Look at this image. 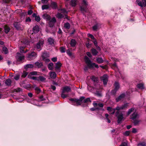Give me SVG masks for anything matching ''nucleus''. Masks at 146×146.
Masks as SVG:
<instances>
[{"label": "nucleus", "mask_w": 146, "mask_h": 146, "mask_svg": "<svg viewBox=\"0 0 146 146\" xmlns=\"http://www.w3.org/2000/svg\"><path fill=\"white\" fill-rule=\"evenodd\" d=\"M44 44V41L42 40L40 41L37 44L36 48L38 49H41Z\"/></svg>", "instance_id": "nucleus-15"}, {"label": "nucleus", "mask_w": 146, "mask_h": 146, "mask_svg": "<svg viewBox=\"0 0 146 146\" xmlns=\"http://www.w3.org/2000/svg\"><path fill=\"white\" fill-rule=\"evenodd\" d=\"M84 60L88 66L89 68L95 67L97 68H98V66L94 63H92L89 58L87 56H85Z\"/></svg>", "instance_id": "nucleus-4"}, {"label": "nucleus", "mask_w": 146, "mask_h": 146, "mask_svg": "<svg viewBox=\"0 0 146 146\" xmlns=\"http://www.w3.org/2000/svg\"><path fill=\"white\" fill-rule=\"evenodd\" d=\"M36 57V54L34 52L28 54L27 56V58L28 60H32L35 59Z\"/></svg>", "instance_id": "nucleus-6"}, {"label": "nucleus", "mask_w": 146, "mask_h": 146, "mask_svg": "<svg viewBox=\"0 0 146 146\" xmlns=\"http://www.w3.org/2000/svg\"><path fill=\"white\" fill-rule=\"evenodd\" d=\"M129 103H126L124 104L123 105H122L121 106V108H122V110L125 108H127V106H128Z\"/></svg>", "instance_id": "nucleus-40"}, {"label": "nucleus", "mask_w": 146, "mask_h": 146, "mask_svg": "<svg viewBox=\"0 0 146 146\" xmlns=\"http://www.w3.org/2000/svg\"><path fill=\"white\" fill-rule=\"evenodd\" d=\"M60 51L61 52H65V48L63 47H61L60 49Z\"/></svg>", "instance_id": "nucleus-60"}, {"label": "nucleus", "mask_w": 146, "mask_h": 146, "mask_svg": "<svg viewBox=\"0 0 146 146\" xmlns=\"http://www.w3.org/2000/svg\"><path fill=\"white\" fill-rule=\"evenodd\" d=\"M43 18L47 21H49L50 20V17L48 15L46 14H45L42 16Z\"/></svg>", "instance_id": "nucleus-24"}, {"label": "nucleus", "mask_w": 146, "mask_h": 146, "mask_svg": "<svg viewBox=\"0 0 146 146\" xmlns=\"http://www.w3.org/2000/svg\"><path fill=\"white\" fill-rule=\"evenodd\" d=\"M40 100V101H43L44 100H45V99L43 98V96H41L39 98Z\"/></svg>", "instance_id": "nucleus-63"}, {"label": "nucleus", "mask_w": 146, "mask_h": 146, "mask_svg": "<svg viewBox=\"0 0 146 146\" xmlns=\"http://www.w3.org/2000/svg\"><path fill=\"white\" fill-rule=\"evenodd\" d=\"M19 77H20V75H19L16 74L14 76V79L15 80H17L19 79Z\"/></svg>", "instance_id": "nucleus-49"}, {"label": "nucleus", "mask_w": 146, "mask_h": 146, "mask_svg": "<svg viewBox=\"0 0 146 146\" xmlns=\"http://www.w3.org/2000/svg\"><path fill=\"white\" fill-rule=\"evenodd\" d=\"M56 16L57 17H58V18L59 19L61 18H62L63 17H64V16L62 15L60 13H58L56 15Z\"/></svg>", "instance_id": "nucleus-43"}, {"label": "nucleus", "mask_w": 146, "mask_h": 146, "mask_svg": "<svg viewBox=\"0 0 146 146\" xmlns=\"http://www.w3.org/2000/svg\"><path fill=\"white\" fill-rule=\"evenodd\" d=\"M28 73L24 71L22 73L21 77L23 78H25L28 74Z\"/></svg>", "instance_id": "nucleus-45"}, {"label": "nucleus", "mask_w": 146, "mask_h": 146, "mask_svg": "<svg viewBox=\"0 0 146 146\" xmlns=\"http://www.w3.org/2000/svg\"><path fill=\"white\" fill-rule=\"evenodd\" d=\"M49 8V6L48 5H44L42 6V10H43L45 9H47Z\"/></svg>", "instance_id": "nucleus-42"}, {"label": "nucleus", "mask_w": 146, "mask_h": 146, "mask_svg": "<svg viewBox=\"0 0 146 146\" xmlns=\"http://www.w3.org/2000/svg\"><path fill=\"white\" fill-rule=\"evenodd\" d=\"M76 44V42L74 39H72L70 42V44L72 47H74L75 46Z\"/></svg>", "instance_id": "nucleus-26"}, {"label": "nucleus", "mask_w": 146, "mask_h": 146, "mask_svg": "<svg viewBox=\"0 0 146 146\" xmlns=\"http://www.w3.org/2000/svg\"><path fill=\"white\" fill-rule=\"evenodd\" d=\"M127 142H124L122 143L120 146H127Z\"/></svg>", "instance_id": "nucleus-58"}, {"label": "nucleus", "mask_w": 146, "mask_h": 146, "mask_svg": "<svg viewBox=\"0 0 146 146\" xmlns=\"http://www.w3.org/2000/svg\"><path fill=\"white\" fill-rule=\"evenodd\" d=\"M88 37L91 38L92 39H93V40L95 39V38H94V36L92 35H91V34H88Z\"/></svg>", "instance_id": "nucleus-55"}, {"label": "nucleus", "mask_w": 146, "mask_h": 146, "mask_svg": "<svg viewBox=\"0 0 146 146\" xmlns=\"http://www.w3.org/2000/svg\"><path fill=\"white\" fill-rule=\"evenodd\" d=\"M35 20L37 22L39 21L40 20V18L39 16H36L35 17Z\"/></svg>", "instance_id": "nucleus-59"}, {"label": "nucleus", "mask_w": 146, "mask_h": 146, "mask_svg": "<svg viewBox=\"0 0 146 146\" xmlns=\"http://www.w3.org/2000/svg\"><path fill=\"white\" fill-rule=\"evenodd\" d=\"M88 4L87 1L85 0H83L82 3V5L80 7L81 11L84 13L86 12L87 10L86 7Z\"/></svg>", "instance_id": "nucleus-5"}, {"label": "nucleus", "mask_w": 146, "mask_h": 146, "mask_svg": "<svg viewBox=\"0 0 146 146\" xmlns=\"http://www.w3.org/2000/svg\"><path fill=\"white\" fill-rule=\"evenodd\" d=\"M130 133V131H126L123 133L124 135L127 136L129 135Z\"/></svg>", "instance_id": "nucleus-47"}, {"label": "nucleus", "mask_w": 146, "mask_h": 146, "mask_svg": "<svg viewBox=\"0 0 146 146\" xmlns=\"http://www.w3.org/2000/svg\"><path fill=\"white\" fill-rule=\"evenodd\" d=\"M62 66V64L60 62H58L56 64L55 70L56 72H60V68Z\"/></svg>", "instance_id": "nucleus-9"}, {"label": "nucleus", "mask_w": 146, "mask_h": 146, "mask_svg": "<svg viewBox=\"0 0 146 146\" xmlns=\"http://www.w3.org/2000/svg\"><path fill=\"white\" fill-rule=\"evenodd\" d=\"M108 76L107 75H104L101 77V80L103 81L104 84L106 85L107 84L108 81Z\"/></svg>", "instance_id": "nucleus-10"}, {"label": "nucleus", "mask_w": 146, "mask_h": 146, "mask_svg": "<svg viewBox=\"0 0 146 146\" xmlns=\"http://www.w3.org/2000/svg\"><path fill=\"white\" fill-rule=\"evenodd\" d=\"M64 27L66 29H69L70 28V26L68 23H67L64 24Z\"/></svg>", "instance_id": "nucleus-38"}, {"label": "nucleus", "mask_w": 146, "mask_h": 146, "mask_svg": "<svg viewBox=\"0 0 146 146\" xmlns=\"http://www.w3.org/2000/svg\"><path fill=\"white\" fill-rule=\"evenodd\" d=\"M24 56L20 53H17L16 56V58L18 61H20L24 59Z\"/></svg>", "instance_id": "nucleus-8"}, {"label": "nucleus", "mask_w": 146, "mask_h": 146, "mask_svg": "<svg viewBox=\"0 0 146 146\" xmlns=\"http://www.w3.org/2000/svg\"><path fill=\"white\" fill-rule=\"evenodd\" d=\"M136 2L139 6L141 7L146 6V1L145 0H142L141 2L139 0H137Z\"/></svg>", "instance_id": "nucleus-7"}, {"label": "nucleus", "mask_w": 146, "mask_h": 146, "mask_svg": "<svg viewBox=\"0 0 146 146\" xmlns=\"http://www.w3.org/2000/svg\"><path fill=\"white\" fill-rule=\"evenodd\" d=\"M37 79L38 81H43L45 80L46 78L42 76H40L38 77Z\"/></svg>", "instance_id": "nucleus-31"}, {"label": "nucleus", "mask_w": 146, "mask_h": 146, "mask_svg": "<svg viewBox=\"0 0 146 146\" xmlns=\"http://www.w3.org/2000/svg\"><path fill=\"white\" fill-rule=\"evenodd\" d=\"M34 66L32 64H27L25 66V68L26 69H28V68H32Z\"/></svg>", "instance_id": "nucleus-27"}, {"label": "nucleus", "mask_w": 146, "mask_h": 146, "mask_svg": "<svg viewBox=\"0 0 146 146\" xmlns=\"http://www.w3.org/2000/svg\"><path fill=\"white\" fill-rule=\"evenodd\" d=\"M14 25L15 27L17 30H22L23 29V26L19 23H14Z\"/></svg>", "instance_id": "nucleus-11"}, {"label": "nucleus", "mask_w": 146, "mask_h": 146, "mask_svg": "<svg viewBox=\"0 0 146 146\" xmlns=\"http://www.w3.org/2000/svg\"><path fill=\"white\" fill-rule=\"evenodd\" d=\"M77 3V1L76 0H72L71 1V4L72 6H75Z\"/></svg>", "instance_id": "nucleus-35"}, {"label": "nucleus", "mask_w": 146, "mask_h": 146, "mask_svg": "<svg viewBox=\"0 0 146 146\" xmlns=\"http://www.w3.org/2000/svg\"><path fill=\"white\" fill-rule=\"evenodd\" d=\"M51 60L54 62H56L57 60V58L56 57H54L51 59Z\"/></svg>", "instance_id": "nucleus-64"}, {"label": "nucleus", "mask_w": 146, "mask_h": 146, "mask_svg": "<svg viewBox=\"0 0 146 146\" xmlns=\"http://www.w3.org/2000/svg\"><path fill=\"white\" fill-rule=\"evenodd\" d=\"M95 94L96 95L98 96H101L102 95L101 93L100 92H99L98 91H96V92L95 93Z\"/></svg>", "instance_id": "nucleus-57"}, {"label": "nucleus", "mask_w": 146, "mask_h": 146, "mask_svg": "<svg viewBox=\"0 0 146 146\" xmlns=\"http://www.w3.org/2000/svg\"><path fill=\"white\" fill-rule=\"evenodd\" d=\"M68 54L70 56H72V53L70 52L69 50H68L67 52Z\"/></svg>", "instance_id": "nucleus-62"}, {"label": "nucleus", "mask_w": 146, "mask_h": 146, "mask_svg": "<svg viewBox=\"0 0 146 146\" xmlns=\"http://www.w3.org/2000/svg\"><path fill=\"white\" fill-rule=\"evenodd\" d=\"M112 68L114 69L116 68V69H117V67L116 63H114L113 64Z\"/></svg>", "instance_id": "nucleus-56"}, {"label": "nucleus", "mask_w": 146, "mask_h": 146, "mask_svg": "<svg viewBox=\"0 0 146 146\" xmlns=\"http://www.w3.org/2000/svg\"><path fill=\"white\" fill-rule=\"evenodd\" d=\"M114 86L115 88L114 90L113 91V92L114 91L116 92L119 89V83L117 82H115L114 84Z\"/></svg>", "instance_id": "nucleus-20"}, {"label": "nucleus", "mask_w": 146, "mask_h": 146, "mask_svg": "<svg viewBox=\"0 0 146 146\" xmlns=\"http://www.w3.org/2000/svg\"><path fill=\"white\" fill-rule=\"evenodd\" d=\"M121 106H117L115 109V111L117 110V111L115 113V115L117 118V122L119 123L121 122L122 121L125 119V117L123 116V115L122 112L119 111V110H122Z\"/></svg>", "instance_id": "nucleus-1"}, {"label": "nucleus", "mask_w": 146, "mask_h": 146, "mask_svg": "<svg viewBox=\"0 0 146 146\" xmlns=\"http://www.w3.org/2000/svg\"><path fill=\"white\" fill-rule=\"evenodd\" d=\"M135 112V110L134 108H131L128 110V111L127 113V115H128L131 113L133 112L134 113Z\"/></svg>", "instance_id": "nucleus-22"}, {"label": "nucleus", "mask_w": 146, "mask_h": 146, "mask_svg": "<svg viewBox=\"0 0 146 146\" xmlns=\"http://www.w3.org/2000/svg\"><path fill=\"white\" fill-rule=\"evenodd\" d=\"M53 64L52 63H50L48 65V68L50 70H52L53 69Z\"/></svg>", "instance_id": "nucleus-34"}, {"label": "nucleus", "mask_w": 146, "mask_h": 146, "mask_svg": "<svg viewBox=\"0 0 146 146\" xmlns=\"http://www.w3.org/2000/svg\"><path fill=\"white\" fill-rule=\"evenodd\" d=\"M101 27V25L100 23H98L94 25L92 27L94 31H97Z\"/></svg>", "instance_id": "nucleus-12"}, {"label": "nucleus", "mask_w": 146, "mask_h": 146, "mask_svg": "<svg viewBox=\"0 0 146 146\" xmlns=\"http://www.w3.org/2000/svg\"><path fill=\"white\" fill-rule=\"evenodd\" d=\"M68 96V94H65V93H63V92H62L61 94V97L63 98H64Z\"/></svg>", "instance_id": "nucleus-44"}, {"label": "nucleus", "mask_w": 146, "mask_h": 146, "mask_svg": "<svg viewBox=\"0 0 146 146\" xmlns=\"http://www.w3.org/2000/svg\"><path fill=\"white\" fill-rule=\"evenodd\" d=\"M11 81L10 79H7L6 80L5 82V84L7 86H9L11 85Z\"/></svg>", "instance_id": "nucleus-30"}, {"label": "nucleus", "mask_w": 146, "mask_h": 146, "mask_svg": "<svg viewBox=\"0 0 146 146\" xmlns=\"http://www.w3.org/2000/svg\"><path fill=\"white\" fill-rule=\"evenodd\" d=\"M92 53L94 55H96L98 53V52L95 49L92 48L91 50Z\"/></svg>", "instance_id": "nucleus-32"}, {"label": "nucleus", "mask_w": 146, "mask_h": 146, "mask_svg": "<svg viewBox=\"0 0 146 146\" xmlns=\"http://www.w3.org/2000/svg\"><path fill=\"white\" fill-rule=\"evenodd\" d=\"M35 90L36 92L38 94L40 92V89L38 87L35 88Z\"/></svg>", "instance_id": "nucleus-54"}, {"label": "nucleus", "mask_w": 146, "mask_h": 146, "mask_svg": "<svg viewBox=\"0 0 146 146\" xmlns=\"http://www.w3.org/2000/svg\"><path fill=\"white\" fill-rule=\"evenodd\" d=\"M35 64L38 67H41L42 66V64L41 62L40 63L38 62H36L35 63Z\"/></svg>", "instance_id": "nucleus-46"}, {"label": "nucleus", "mask_w": 146, "mask_h": 146, "mask_svg": "<svg viewBox=\"0 0 146 146\" xmlns=\"http://www.w3.org/2000/svg\"><path fill=\"white\" fill-rule=\"evenodd\" d=\"M42 57L43 60L47 62L50 61L49 59L46 58L48 57V54L47 53H44L42 55Z\"/></svg>", "instance_id": "nucleus-17"}, {"label": "nucleus", "mask_w": 146, "mask_h": 146, "mask_svg": "<svg viewBox=\"0 0 146 146\" xmlns=\"http://www.w3.org/2000/svg\"><path fill=\"white\" fill-rule=\"evenodd\" d=\"M56 22V20L54 17L51 20H50L49 23L50 27H53Z\"/></svg>", "instance_id": "nucleus-16"}, {"label": "nucleus", "mask_w": 146, "mask_h": 146, "mask_svg": "<svg viewBox=\"0 0 146 146\" xmlns=\"http://www.w3.org/2000/svg\"><path fill=\"white\" fill-rule=\"evenodd\" d=\"M21 91V89L20 88H17L15 90V91L18 92Z\"/></svg>", "instance_id": "nucleus-61"}, {"label": "nucleus", "mask_w": 146, "mask_h": 146, "mask_svg": "<svg viewBox=\"0 0 146 146\" xmlns=\"http://www.w3.org/2000/svg\"><path fill=\"white\" fill-rule=\"evenodd\" d=\"M3 52L5 54H7L8 52V51L7 48L5 47L3 48Z\"/></svg>", "instance_id": "nucleus-36"}, {"label": "nucleus", "mask_w": 146, "mask_h": 146, "mask_svg": "<svg viewBox=\"0 0 146 146\" xmlns=\"http://www.w3.org/2000/svg\"><path fill=\"white\" fill-rule=\"evenodd\" d=\"M70 100L71 101L72 103H76L77 105H80L83 103H87L90 102V98H88L85 99L83 97H81L79 100L71 99Z\"/></svg>", "instance_id": "nucleus-2"}, {"label": "nucleus", "mask_w": 146, "mask_h": 146, "mask_svg": "<svg viewBox=\"0 0 146 146\" xmlns=\"http://www.w3.org/2000/svg\"><path fill=\"white\" fill-rule=\"evenodd\" d=\"M49 74L50 77L54 79L56 77V74L54 72H49Z\"/></svg>", "instance_id": "nucleus-21"}, {"label": "nucleus", "mask_w": 146, "mask_h": 146, "mask_svg": "<svg viewBox=\"0 0 146 146\" xmlns=\"http://www.w3.org/2000/svg\"><path fill=\"white\" fill-rule=\"evenodd\" d=\"M28 77L29 78H31L32 79L35 80H37L38 81L37 79H38V77H34V76L31 77L30 76V75H29Z\"/></svg>", "instance_id": "nucleus-48"}, {"label": "nucleus", "mask_w": 146, "mask_h": 146, "mask_svg": "<svg viewBox=\"0 0 146 146\" xmlns=\"http://www.w3.org/2000/svg\"><path fill=\"white\" fill-rule=\"evenodd\" d=\"M52 8L54 9H56L57 7L56 4L55 2H54L52 3Z\"/></svg>", "instance_id": "nucleus-41"}, {"label": "nucleus", "mask_w": 146, "mask_h": 146, "mask_svg": "<svg viewBox=\"0 0 146 146\" xmlns=\"http://www.w3.org/2000/svg\"><path fill=\"white\" fill-rule=\"evenodd\" d=\"M39 31V28L38 26L36 25L33 29V31L34 33H37Z\"/></svg>", "instance_id": "nucleus-19"}, {"label": "nucleus", "mask_w": 146, "mask_h": 146, "mask_svg": "<svg viewBox=\"0 0 146 146\" xmlns=\"http://www.w3.org/2000/svg\"><path fill=\"white\" fill-rule=\"evenodd\" d=\"M137 87L141 89H143L145 88V87L143 83L139 84L137 85Z\"/></svg>", "instance_id": "nucleus-25"}, {"label": "nucleus", "mask_w": 146, "mask_h": 146, "mask_svg": "<svg viewBox=\"0 0 146 146\" xmlns=\"http://www.w3.org/2000/svg\"><path fill=\"white\" fill-rule=\"evenodd\" d=\"M138 115L137 113L135 112L130 117V118L131 119L133 120L136 119L137 118Z\"/></svg>", "instance_id": "nucleus-18"}, {"label": "nucleus", "mask_w": 146, "mask_h": 146, "mask_svg": "<svg viewBox=\"0 0 146 146\" xmlns=\"http://www.w3.org/2000/svg\"><path fill=\"white\" fill-rule=\"evenodd\" d=\"M70 91L71 88L69 86H66L62 88V92H63V93H68Z\"/></svg>", "instance_id": "nucleus-13"}, {"label": "nucleus", "mask_w": 146, "mask_h": 146, "mask_svg": "<svg viewBox=\"0 0 146 146\" xmlns=\"http://www.w3.org/2000/svg\"><path fill=\"white\" fill-rule=\"evenodd\" d=\"M96 61L99 64L102 63L104 62L103 60L101 58H96Z\"/></svg>", "instance_id": "nucleus-29"}, {"label": "nucleus", "mask_w": 146, "mask_h": 146, "mask_svg": "<svg viewBox=\"0 0 146 146\" xmlns=\"http://www.w3.org/2000/svg\"><path fill=\"white\" fill-rule=\"evenodd\" d=\"M37 74V72L36 71L32 72L29 75H30V76L31 75H36Z\"/></svg>", "instance_id": "nucleus-52"}, {"label": "nucleus", "mask_w": 146, "mask_h": 146, "mask_svg": "<svg viewBox=\"0 0 146 146\" xmlns=\"http://www.w3.org/2000/svg\"><path fill=\"white\" fill-rule=\"evenodd\" d=\"M138 145H141L143 146H146V143L144 142L139 143Z\"/></svg>", "instance_id": "nucleus-53"}, {"label": "nucleus", "mask_w": 146, "mask_h": 146, "mask_svg": "<svg viewBox=\"0 0 146 146\" xmlns=\"http://www.w3.org/2000/svg\"><path fill=\"white\" fill-rule=\"evenodd\" d=\"M29 44V42L26 39L23 40L19 43L20 52L21 53L26 52L27 50L24 52V49L25 47H27Z\"/></svg>", "instance_id": "nucleus-3"}, {"label": "nucleus", "mask_w": 146, "mask_h": 146, "mask_svg": "<svg viewBox=\"0 0 146 146\" xmlns=\"http://www.w3.org/2000/svg\"><path fill=\"white\" fill-rule=\"evenodd\" d=\"M48 41L49 44H53L54 43V40L51 38H48Z\"/></svg>", "instance_id": "nucleus-33"}, {"label": "nucleus", "mask_w": 146, "mask_h": 146, "mask_svg": "<svg viewBox=\"0 0 146 146\" xmlns=\"http://www.w3.org/2000/svg\"><path fill=\"white\" fill-rule=\"evenodd\" d=\"M129 103H126L124 104L123 105H122L121 106V108H122V110L125 108H127V106H128Z\"/></svg>", "instance_id": "nucleus-39"}, {"label": "nucleus", "mask_w": 146, "mask_h": 146, "mask_svg": "<svg viewBox=\"0 0 146 146\" xmlns=\"http://www.w3.org/2000/svg\"><path fill=\"white\" fill-rule=\"evenodd\" d=\"M91 79L94 82H96L97 80V78L94 76H92Z\"/></svg>", "instance_id": "nucleus-50"}, {"label": "nucleus", "mask_w": 146, "mask_h": 146, "mask_svg": "<svg viewBox=\"0 0 146 146\" xmlns=\"http://www.w3.org/2000/svg\"><path fill=\"white\" fill-rule=\"evenodd\" d=\"M4 29L5 30V33H7L10 31V28L7 26H5L4 27Z\"/></svg>", "instance_id": "nucleus-37"}, {"label": "nucleus", "mask_w": 146, "mask_h": 146, "mask_svg": "<svg viewBox=\"0 0 146 146\" xmlns=\"http://www.w3.org/2000/svg\"><path fill=\"white\" fill-rule=\"evenodd\" d=\"M141 121L140 120L138 119H136L133 121V122L134 123V125H135L139 124Z\"/></svg>", "instance_id": "nucleus-28"}, {"label": "nucleus", "mask_w": 146, "mask_h": 146, "mask_svg": "<svg viewBox=\"0 0 146 146\" xmlns=\"http://www.w3.org/2000/svg\"><path fill=\"white\" fill-rule=\"evenodd\" d=\"M60 10V12L62 13H64V14L66 13H67V11L64 9H61Z\"/></svg>", "instance_id": "nucleus-51"}, {"label": "nucleus", "mask_w": 146, "mask_h": 146, "mask_svg": "<svg viewBox=\"0 0 146 146\" xmlns=\"http://www.w3.org/2000/svg\"><path fill=\"white\" fill-rule=\"evenodd\" d=\"M125 95L124 94H121L116 99L117 102H118L120 101L123 100L125 97Z\"/></svg>", "instance_id": "nucleus-14"}, {"label": "nucleus", "mask_w": 146, "mask_h": 146, "mask_svg": "<svg viewBox=\"0 0 146 146\" xmlns=\"http://www.w3.org/2000/svg\"><path fill=\"white\" fill-rule=\"evenodd\" d=\"M107 110L109 111L112 112L111 113L112 114H113L115 112V109H112L110 107H108L107 108Z\"/></svg>", "instance_id": "nucleus-23"}]
</instances>
